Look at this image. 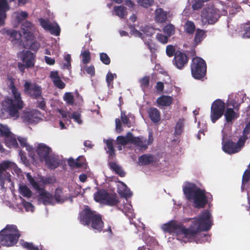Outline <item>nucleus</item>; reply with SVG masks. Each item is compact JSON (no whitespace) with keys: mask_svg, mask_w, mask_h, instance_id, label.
<instances>
[{"mask_svg":"<svg viewBox=\"0 0 250 250\" xmlns=\"http://www.w3.org/2000/svg\"><path fill=\"white\" fill-rule=\"evenodd\" d=\"M78 219L82 225L87 226L95 232L102 231L103 233L112 234V229H115L111 224H108L104 227L102 216L88 207L85 208L79 213Z\"/></svg>","mask_w":250,"mask_h":250,"instance_id":"obj_1","label":"nucleus"},{"mask_svg":"<svg viewBox=\"0 0 250 250\" xmlns=\"http://www.w3.org/2000/svg\"><path fill=\"white\" fill-rule=\"evenodd\" d=\"M9 84L8 86L13 96L12 98H7L2 102L1 113L7 114V116L14 119L20 116L19 111L24 106V102L21 99V94L16 87L14 79L12 78L8 79Z\"/></svg>","mask_w":250,"mask_h":250,"instance_id":"obj_2","label":"nucleus"},{"mask_svg":"<svg viewBox=\"0 0 250 250\" xmlns=\"http://www.w3.org/2000/svg\"><path fill=\"white\" fill-rule=\"evenodd\" d=\"M192 220L188 228L184 227L181 228L183 234H197L202 231L208 230L212 225V217L210 212L208 210L203 211L198 218L189 219Z\"/></svg>","mask_w":250,"mask_h":250,"instance_id":"obj_3","label":"nucleus"},{"mask_svg":"<svg viewBox=\"0 0 250 250\" xmlns=\"http://www.w3.org/2000/svg\"><path fill=\"white\" fill-rule=\"evenodd\" d=\"M183 192L186 198L192 202L194 207L197 208H204L209 199L205 190L201 189L193 183L187 184L183 188Z\"/></svg>","mask_w":250,"mask_h":250,"instance_id":"obj_4","label":"nucleus"},{"mask_svg":"<svg viewBox=\"0 0 250 250\" xmlns=\"http://www.w3.org/2000/svg\"><path fill=\"white\" fill-rule=\"evenodd\" d=\"M190 69L193 77L200 80L203 78L206 74V63L201 58L195 57L192 60Z\"/></svg>","mask_w":250,"mask_h":250,"instance_id":"obj_5","label":"nucleus"},{"mask_svg":"<svg viewBox=\"0 0 250 250\" xmlns=\"http://www.w3.org/2000/svg\"><path fill=\"white\" fill-rule=\"evenodd\" d=\"M219 10L213 7H208L201 12V21L204 25L213 24L220 18Z\"/></svg>","mask_w":250,"mask_h":250,"instance_id":"obj_6","label":"nucleus"},{"mask_svg":"<svg viewBox=\"0 0 250 250\" xmlns=\"http://www.w3.org/2000/svg\"><path fill=\"white\" fill-rule=\"evenodd\" d=\"M187 124V120L183 117L175 119L174 126L173 127L174 129V132L173 133V144L175 143L176 144H179L180 143L182 134L184 132Z\"/></svg>","mask_w":250,"mask_h":250,"instance_id":"obj_7","label":"nucleus"},{"mask_svg":"<svg viewBox=\"0 0 250 250\" xmlns=\"http://www.w3.org/2000/svg\"><path fill=\"white\" fill-rule=\"evenodd\" d=\"M225 103L220 99L215 100L212 104L210 117L211 122L215 123L224 115L225 110Z\"/></svg>","mask_w":250,"mask_h":250,"instance_id":"obj_8","label":"nucleus"},{"mask_svg":"<svg viewBox=\"0 0 250 250\" xmlns=\"http://www.w3.org/2000/svg\"><path fill=\"white\" fill-rule=\"evenodd\" d=\"M247 139V137H241L236 143L230 140L227 141L223 144V150L229 154L237 153L244 146Z\"/></svg>","mask_w":250,"mask_h":250,"instance_id":"obj_9","label":"nucleus"},{"mask_svg":"<svg viewBox=\"0 0 250 250\" xmlns=\"http://www.w3.org/2000/svg\"><path fill=\"white\" fill-rule=\"evenodd\" d=\"M24 93L31 99H37L42 94V87L31 81H25L23 84Z\"/></svg>","mask_w":250,"mask_h":250,"instance_id":"obj_10","label":"nucleus"},{"mask_svg":"<svg viewBox=\"0 0 250 250\" xmlns=\"http://www.w3.org/2000/svg\"><path fill=\"white\" fill-rule=\"evenodd\" d=\"M13 166L14 163L8 161H4L0 163V186L1 188H6V183L11 182V175L6 170L11 168Z\"/></svg>","mask_w":250,"mask_h":250,"instance_id":"obj_11","label":"nucleus"},{"mask_svg":"<svg viewBox=\"0 0 250 250\" xmlns=\"http://www.w3.org/2000/svg\"><path fill=\"white\" fill-rule=\"evenodd\" d=\"M173 63L178 69L182 70L188 63L189 58L187 54L181 51H175V49L173 46Z\"/></svg>","mask_w":250,"mask_h":250,"instance_id":"obj_12","label":"nucleus"},{"mask_svg":"<svg viewBox=\"0 0 250 250\" xmlns=\"http://www.w3.org/2000/svg\"><path fill=\"white\" fill-rule=\"evenodd\" d=\"M131 144L135 146L138 147L140 150H146L148 146L151 145L153 142V137L152 132H149L148 140L143 136L134 137L132 135Z\"/></svg>","mask_w":250,"mask_h":250,"instance_id":"obj_13","label":"nucleus"},{"mask_svg":"<svg viewBox=\"0 0 250 250\" xmlns=\"http://www.w3.org/2000/svg\"><path fill=\"white\" fill-rule=\"evenodd\" d=\"M39 21L41 26L45 30L49 31L51 34L56 36L60 35L61 29L57 23L52 24L49 20L42 18L39 19Z\"/></svg>","mask_w":250,"mask_h":250,"instance_id":"obj_14","label":"nucleus"},{"mask_svg":"<svg viewBox=\"0 0 250 250\" xmlns=\"http://www.w3.org/2000/svg\"><path fill=\"white\" fill-rule=\"evenodd\" d=\"M176 240L182 244L195 242L197 244L205 242L208 235H176ZM210 235H208L210 236Z\"/></svg>","mask_w":250,"mask_h":250,"instance_id":"obj_15","label":"nucleus"},{"mask_svg":"<svg viewBox=\"0 0 250 250\" xmlns=\"http://www.w3.org/2000/svg\"><path fill=\"white\" fill-rule=\"evenodd\" d=\"M36 152L41 161H44L52 152L51 148L44 144H39L36 148Z\"/></svg>","mask_w":250,"mask_h":250,"instance_id":"obj_16","label":"nucleus"},{"mask_svg":"<svg viewBox=\"0 0 250 250\" xmlns=\"http://www.w3.org/2000/svg\"><path fill=\"white\" fill-rule=\"evenodd\" d=\"M38 198V200L44 205H54L53 195L46 191L44 188H42L39 191Z\"/></svg>","mask_w":250,"mask_h":250,"instance_id":"obj_17","label":"nucleus"},{"mask_svg":"<svg viewBox=\"0 0 250 250\" xmlns=\"http://www.w3.org/2000/svg\"><path fill=\"white\" fill-rule=\"evenodd\" d=\"M33 27V24L28 21H25L21 23V28L22 32L25 35L26 41H32L34 40V36L31 31Z\"/></svg>","mask_w":250,"mask_h":250,"instance_id":"obj_18","label":"nucleus"},{"mask_svg":"<svg viewBox=\"0 0 250 250\" xmlns=\"http://www.w3.org/2000/svg\"><path fill=\"white\" fill-rule=\"evenodd\" d=\"M36 55L30 51H23L22 61L26 64V68H32L35 65Z\"/></svg>","mask_w":250,"mask_h":250,"instance_id":"obj_19","label":"nucleus"},{"mask_svg":"<svg viewBox=\"0 0 250 250\" xmlns=\"http://www.w3.org/2000/svg\"><path fill=\"white\" fill-rule=\"evenodd\" d=\"M20 235H0V244L4 246L11 247L15 245Z\"/></svg>","mask_w":250,"mask_h":250,"instance_id":"obj_20","label":"nucleus"},{"mask_svg":"<svg viewBox=\"0 0 250 250\" xmlns=\"http://www.w3.org/2000/svg\"><path fill=\"white\" fill-rule=\"evenodd\" d=\"M10 10L7 0H0V27L3 26L6 18V12Z\"/></svg>","mask_w":250,"mask_h":250,"instance_id":"obj_21","label":"nucleus"},{"mask_svg":"<svg viewBox=\"0 0 250 250\" xmlns=\"http://www.w3.org/2000/svg\"><path fill=\"white\" fill-rule=\"evenodd\" d=\"M44 162L48 167L51 169L57 168L60 165L58 156L54 154H50Z\"/></svg>","mask_w":250,"mask_h":250,"instance_id":"obj_22","label":"nucleus"},{"mask_svg":"<svg viewBox=\"0 0 250 250\" xmlns=\"http://www.w3.org/2000/svg\"><path fill=\"white\" fill-rule=\"evenodd\" d=\"M50 78L57 88L62 89L65 87V83L61 79L58 71H51L50 73Z\"/></svg>","mask_w":250,"mask_h":250,"instance_id":"obj_23","label":"nucleus"},{"mask_svg":"<svg viewBox=\"0 0 250 250\" xmlns=\"http://www.w3.org/2000/svg\"><path fill=\"white\" fill-rule=\"evenodd\" d=\"M38 113V111L35 110L26 113L23 117V122L28 124L37 123L39 120L37 117Z\"/></svg>","mask_w":250,"mask_h":250,"instance_id":"obj_24","label":"nucleus"},{"mask_svg":"<svg viewBox=\"0 0 250 250\" xmlns=\"http://www.w3.org/2000/svg\"><path fill=\"white\" fill-rule=\"evenodd\" d=\"M68 165L71 168H78L83 167L85 164V159L83 156H79L76 160L69 158L67 160Z\"/></svg>","mask_w":250,"mask_h":250,"instance_id":"obj_25","label":"nucleus"},{"mask_svg":"<svg viewBox=\"0 0 250 250\" xmlns=\"http://www.w3.org/2000/svg\"><path fill=\"white\" fill-rule=\"evenodd\" d=\"M226 123L232 124L239 117V114L234 111L233 108H227L224 114Z\"/></svg>","mask_w":250,"mask_h":250,"instance_id":"obj_26","label":"nucleus"},{"mask_svg":"<svg viewBox=\"0 0 250 250\" xmlns=\"http://www.w3.org/2000/svg\"><path fill=\"white\" fill-rule=\"evenodd\" d=\"M148 117L153 123H157L161 120V113L156 107H151L148 109Z\"/></svg>","mask_w":250,"mask_h":250,"instance_id":"obj_27","label":"nucleus"},{"mask_svg":"<svg viewBox=\"0 0 250 250\" xmlns=\"http://www.w3.org/2000/svg\"><path fill=\"white\" fill-rule=\"evenodd\" d=\"M167 13L161 8H157L155 11L154 19L158 23H164L167 18Z\"/></svg>","mask_w":250,"mask_h":250,"instance_id":"obj_28","label":"nucleus"},{"mask_svg":"<svg viewBox=\"0 0 250 250\" xmlns=\"http://www.w3.org/2000/svg\"><path fill=\"white\" fill-rule=\"evenodd\" d=\"M4 142L5 146L9 148H19V145L17 142L15 135L12 133L4 139Z\"/></svg>","mask_w":250,"mask_h":250,"instance_id":"obj_29","label":"nucleus"},{"mask_svg":"<svg viewBox=\"0 0 250 250\" xmlns=\"http://www.w3.org/2000/svg\"><path fill=\"white\" fill-rule=\"evenodd\" d=\"M57 203L62 204L67 200V197L63 195L62 188H57L55 189L53 195V200Z\"/></svg>","mask_w":250,"mask_h":250,"instance_id":"obj_30","label":"nucleus"},{"mask_svg":"<svg viewBox=\"0 0 250 250\" xmlns=\"http://www.w3.org/2000/svg\"><path fill=\"white\" fill-rule=\"evenodd\" d=\"M139 162L142 166H146L156 161V157L152 154H143L138 159Z\"/></svg>","mask_w":250,"mask_h":250,"instance_id":"obj_31","label":"nucleus"},{"mask_svg":"<svg viewBox=\"0 0 250 250\" xmlns=\"http://www.w3.org/2000/svg\"><path fill=\"white\" fill-rule=\"evenodd\" d=\"M156 103L159 107L168 106L172 103V98L170 96L162 95L157 98Z\"/></svg>","mask_w":250,"mask_h":250,"instance_id":"obj_32","label":"nucleus"},{"mask_svg":"<svg viewBox=\"0 0 250 250\" xmlns=\"http://www.w3.org/2000/svg\"><path fill=\"white\" fill-rule=\"evenodd\" d=\"M108 193L104 189H100L94 193V198L97 202L104 203Z\"/></svg>","mask_w":250,"mask_h":250,"instance_id":"obj_33","label":"nucleus"},{"mask_svg":"<svg viewBox=\"0 0 250 250\" xmlns=\"http://www.w3.org/2000/svg\"><path fill=\"white\" fill-rule=\"evenodd\" d=\"M0 234H20L17 227L15 225H7L0 231Z\"/></svg>","mask_w":250,"mask_h":250,"instance_id":"obj_34","label":"nucleus"},{"mask_svg":"<svg viewBox=\"0 0 250 250\" xmlns=\"http://www.w3.org/2000/svg\"><path fill=\"white\" fill-rule=\"evenodd\" d=\"M109 167L111 170L115 172L116 174H118L121 177H124L125 175V173L122 168V167L118 165L115 162H111L109 163Z\"/></svg>","mask_w":250,"mask_h":250,"instance_id":"obj_35","label":"nucleus"},{"mask_svg":"<svg viewBox=\"0 0 250 250\" xmlns=\"http://www.w3.org/2000/svg\"><path fill=\"white\" fill-rule=\"evenodd\" d=\"M132 133L128 132L126 136H119L117 138V142L118 144L122 145H126L128 143H131L132 141Z\"/></svg>","mask_w":250,"mask_h":250,"instance_id":"obj_36","label":"nucleus"},{"mask_svg":"<svg viewBox=\"0 0 250 250\" xmlns=\"http://www.w3.org/2000/svg\"><path fill=\"white\" fill-rule=\"evenodd\" d=\"M113 10L115 13V15L121 19L125 18L127 15L126 8L122 5L114 6Z\"/></svg>","mask_w":250,"mask_h":250,"instance_id":"obj_37","label":"nucleus"},{"mask_svg":"<svg viewBox=\"0 0 250 250\" xmlns=\"http://www.w3.org/2000/svg\"><path fill=\"white\" fill-rule=\"evenodd\" d=\"M119 202V199L116 194L108 193V197L104 204L110 206H113L117 205Z\"/></svg>","mask_w":250,"mask_h":250,"instance_id":"obj_38","label":"nucleus"},{"mask_svg":"<svg viewBox=\"0 0 250 250\" xmlns=\"http://www.w3.org/2000/svg\"><path fill=\"white\" fill-rule=\"evenodd\" d=\"M206 37V31L198 28L196 30L194 41L196 44H198L200 43Z\"/></svg>","mask_w":250,"mask_h":250,"instance_id":"obj_39","label":"nucleus"},{"mask_svg":"<svg viewBox=\"0 0 250 250\" xmlns=\"http://www.w3.org/2000/svg\"><path fill=\"white\" fill-rule=\"evenodd\" d=\"M105 143L107 149L106 153L108 154L109 158L112 159L115 156V150L113 146V140L112 139H108L106 140Z\"/></svg>","mask_w":250,"mask_h":250,"instance_id":"obj_40","label":"nucleus"},{"mask_svg":"<svg viewBox=\"0 0 250 250\" xmlns=\"http://www.w3.org/2000/svg\"><path fill=\"white\" fill-rule=\"evenodd\" d=\"M5 33L12 38V41H19L21 39V34L14 29H7Z\"/></svg>","mask_w":250,"mask_h":250,"instance_id":"obj_41","label":"nucleus"},{"mask_svg":"<svg viewBox=\"0 0 250 250\" xmlns=\"http://www.w3.org/2000/svg\"><path fill=\"white\" fill-rule=\"evenodd\" d=\"M185 32L189 35H192L195 30L194 23L190 21H187L184 25Z\"/></svg>","mask_w":250,"mask_h":250,"instance_id":"obj_42","label":"nucleus"},{"mask_svg":"<svg viewBox=\"0 0 250 250\" xmlns=\"http://www.w3.org/2000/svg\"><path fill=\"white\" fill-rule=\"evenodd\" d=\"M81 56L82 57V62L84 64L88 63L91 60L90 53L88 50L82 51Z\"/></svg>","mask_w":250,"mask_h":250,"instance_id":"obj_43","label":"nucleus"},{"mask_svg":"<svg viewBox=\"0 0 250 250\" xmlns=\"http://www.w3.org/2000/svg\"><path fill=\"white\" fill-rule=\"evenodd\" d=\"M19 190L20 193L24 197L29 198L32 195L31 191L26 185H21Z\"/></svg>","mask_w":250,"mask_h":250,"instance_id":"obj_44","label":"nucleus"},{"mask_svg":"<svg viewBox=\"0 0 250 250\" xmlns=\"http://www.w3.org/2000/svg\"><path fill=\"white\" fill-rule=\"evenodd\" d=\"M177 101L176 103H175V111H174V116L175 117H177L178 116L179 113L182 112H185L187 109V108L186 106H181L180 102L177 99H176Z\"/></svg>","mask_w":250,"mask_h":250,"instance_id":"obj_45","label":"nucleus"},{"mask_svg":"<svg viewBox=\"0 0 250 250\" xmlns=\"http://www.w3.org/2000/svg\"><path fill=\"white\" fill-rule=\"evenodd\" d=\"M28 16V14L25 11H21L17 14L16 19L18 23H21L26 21Z\"/></svg>","mask_w":250,"mask_h":250,"instance_id":"obj_46","label":"nucleus"},{"mask_svg":"<svg viewBox=\"0 0 250 250\" xmlns=\"http://www.w3.org/2000/svg\"><path fill=\"white\" fill-rule=\"evenodd\" d=\"M35 99L37 100L35 103L36 107L42 110H44L46 107V102L42 94H41V96L39 98Z\"/></svg>","mask_w":250,"mask_h":250,"instance_id":"obj_47","label":"nucleus"},{"mask_svg":"<svg viewBox=\"0 0 250 250\" xmlns=\"http://www.w3.org/2000/svg\"><path fill=\"white\" fill-rule=\"evenodd\" d=\"M12 133L9 128L6 125L0 124V134L1 136L5 138Z\"/></svg>","mask_w":250,"mask_h":250,"instance_id":"obj_48","label":"nucleus"},{"mask_svg":"<svg viewBox=\"0 0 250 250\" xmlns=\"http://www.w3.org/2000/svg\"><path fill=\"white\" fill-rule=\"evenodd\" d=\"M140 83L143 89L147 88L149 85V76H145L140 80Z\"/></svg>","mask_w":250,"mask_h":250,"instance_id":"obj_49","label":"nucleus"},{"mask_svg":"<svg viewBox=\"0 0 250 250\" xmlns=\"http://www.w3.org/2000/svg\"><path fill=\"white\" fill-rule=\"evenodd\" d=\"M63 100L69 105H73L74 103V97L71 92H66L64 95Z\"/></svg>","mask_w":250,"mask_h":250,"instance_id":"obj_50","label":"nucleus"},{"mask_svg":"<svg viewBox=\"0 0 250 250\" xmlns=\"http://www.w3.org/2000/svg\"><path fill=\"white\" fill-rule=\"evenodd\" d=\"M27 177L30 184L35 190L39 191L42 188L40 187L38 183L29 174L27 175Z\"/></svg>","mask_w":250,"mask_h":250,"instance_id":"obj_51","label":"nucleus"},{"mask_svg":"<svg viewBox=\"0 0 250 250\" xmlns=\"http://www.w3.org/2000/svg\"><path fill=\"white\" fill-rule=\"evenodd\" d=\"M138 4L144 8H148L153 4V0H137Z\"/></svg>","mask_w":250,"mask_h":250,"instance_id":"obj_52","label":"nucleus"},{"mask_svg":"<svg viewBox=\"0 0 250 250\" xmlns=\"http://www.w3.org/2000/svg\"><path fill=\"white\" fill-rule=\"evenodd\" d=\"M114 76L116 77V74H112L110 72H108L106 76V82L107 83L108 87H113V83Z\"/></svg>","mask_w":250,"mask_h":250,"instance_id":"obj_53","label":"nucleus"},{"mask_svg":"<svg viewBox=\"0 0 250 250\" xmlns=\"http://www.w3.org/2000/svg\"><path fill=\"white\" fill-rule=\"evenodd\" d=\"M100 59L101 61L104 64L108 65L110 63V59L105 53H101L100 54Z\"/></svg>","mask_w":250,"mask_h":250,"instance_id":"obj_54","label":"nucleus"},{"mask_svg":"<svg viewBox=\"0 0 250 250\" xmlns=\"http://www.w3.org/2000/svg\"><path fill=\"white\" fill-rule=\"evenodd\" d=\"M69 117L70 119H74V121L79 124H81L82 123V121L81 119V115L80 113L77 112H73L72 114L69 115Z\"/></svg>","mask_w":250,"mask_h":250,"instance_id":"obj_55","label":"nucleus"},{"mask_svg":"<svg viewBox=\"0 0 250 250\" xmlns=\"http://www.w3.org/2000/svg\"><path fill=\"white\" fill-rule=\"evenodd\" d=\"M162 229L164 233H169L172 232V220H170L168 223L164 224L162 226Z\"/></svg>","mask_w":250,"mask_h":250,"instance_id":"obj_56","label":"nucleus"},{"mask_svg":"<svg viewBox=\"0 0 250 250\" xmlns=\"http://www.w3.org/2000/svg\"><path fill=\"white\" fill-rule=\"evenodd\" d=\"M22 246L28 250H39L38 247L34 246L32 243L23 242Z\"/></svg>","mask_w":250,"mask_h":250,"instance_id":"obj_57","label":"nucleus"},{"mask_svg":"<svg viewBox=\"0 0 250 250\" xmlns=\"http://www.w3.org/2000/svg\"><path fill=\"white\" fill-rule=\"evenodd\" d=\"M250 180V170H246L242 177V185H245L248 184Z\"/></svg>","mask_w":250,"mask_h":250,"instance_id":"obj_58","label":"nucleus"},{"mask_svg":"<svg viewBox=\"0 0 250 250\" xmlns=\"http://www.w3.org/2000/svg\"><path fill=\"white\" fill-rule=\"evenodd\" d=\"M169 37L167 35H163L162 34L158 33L156 35V38L158 41L163 43H166Z\"/></svg>","mask_w":250,"mask_h":250,"instance_id":"obj_59","label":"nucleus"},{"mask_svg":"<svg viewBox=\"0 0 250 250\" xmlns=\"http://www.w3.org/2000/svg\"><path fill=\"white\" fill-rule=\"evenodd\" d=\"M22 203L24 208L27 211H33L34 206L33 205L28 202L26 201L24 199H22Z\"/></svg>","mask_w":250,"mask_h":250,"instance_id":"obj_60","label":"nucleus"},{"mask_svg":"<svg viewBox=\"0 0 250 250\" xmlns=\"http://www.w3.org/2000/svg\"><path fill=\"white\" fill-rule=\"evenodd\" d=\"M121 118L124 124L126 125L128 127H130V123L129 121V119L125 115V112L121 111Z\"/></svg>","mask_w":250,"mask_h":250,"instance_id":"obj_61","label":"nucleus"},{"mask_svg":"<svg viewBox=\"0 0 250 250\" xmlns=\"http://www.w3.org/2000/svg\"><path fill=\"white\" fill-rule=\"evenodd\" d=\"M205 1H202V0H195V2L192 4V7L194 10H198L201 9Z\"/></svg>","mask_w":250,"mask_h":250,"instance_id":"obj_62","label":"nucleus"},{"mask_svg":"<svg viewBox=\"0 0 250 250\" xmlns=\"http://www.w3.org/2000/svg\"><path fill=\"white\" fill-rule=\"evenodd\" d=\"M228 106H231L233 107L232 108L236 110H238L240 105V104H238L234 99L230 100L228 101L227 103Z\"/></svg>","mask_w":250,"mask_h":250,"instance_id":"obj_63","label":"nucleus"},{"mask_svg":"<svg viewBox=\"0 0 250 250\" xmlns=\"http://www.w3.org/2000/svg\"><path fill=\"white\" fill-rule=\"evenodd\" d=\"M163 32L165 34L170 37L172 34V24L169 23L163 28Z\"/></svg>","mask_w":250,"mask_h":250,"instance_id":"obj_64","label":"nucleus"}]
</instances>
